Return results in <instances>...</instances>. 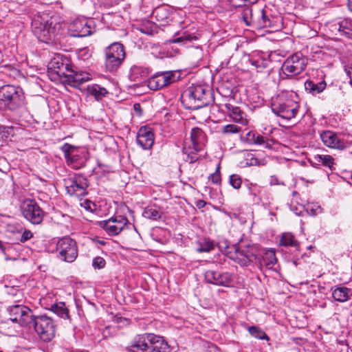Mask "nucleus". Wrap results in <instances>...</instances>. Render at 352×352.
Masks as SVG:
<instances>
[{"instance_id":"nucleus-1","label":"nucleus","mask_w":352,"mask_h":352,"mask_svg":"<svg viewBox=\"0 0 352 352\" xmlns=\"http://www.w3.org/2000/svg\"><path fill=\"white\" fill-rule=\"evenodd\" d=\"M32 30L39 41L51 43L58 39L61 24L45 12H38L32 21Z\"/></svg>"},{"instance_id":"nucleus-2","label":"nucleus","mask_w":352,"mask_h":352,"mask_svg":"<svg viewBox=\"0 0 352 352\" xmlns=\"http://www.w3.org/2000/svg\"><path fill=\"white\" fill-rule=\"evenodd\" d=\"M167 349L164 338L153 333L138 335L126 346L129 352H166Z\"/></svg>"},{"instance_id":"nucleus-3","label":"nucleus","mask_w":352,"mask_h":352,"mask_svg":"<svg viewBox=\"0 0 352 352\" xmlns=\"http://www.w3.org/2000/svg\"><path fill=\"white\" fill-rule=\"evenodd\" d=\"M206 137L204 132L199 128L191 129L190 138L184 140L182 152L186 155V160L193 163L199 159L198 153L206 146Z\"/></svg>"},{"instance_id":"nucleus-4","label":"nucleus","mask_w":352,"mask_h":352,"mask_svg":"<svg viewBox=\"0 0 352 352\" xmlns=\"http://www.w3.org/2000/svg\"><path fill=\"white\" fill-rule=\"evenodd\" d=\"M182 98L188 105L187 109H198L209 104L211 101V92L200 85L191 87L184 91Z\"/></svg>"},{"instance_id":"nucleus-5","label":"nucleus","mask_w":352,"mask_h":352,"mask_svg":"<svg viewBox=\"0 0 352 352\" xmlns=\"http://www.w3.org/2000/svg\"><path fill=\"white\" fill-rule=\"evenodd\" d=\"M23 92L21 87L6 85L0 87V102L12 111H16L23 104Z\"/></svg>"},{"instance_id":"nucleus-6","label":"nucleus","mask_w":352,"mask_h":352,"mask_svg":"<svg viewBox=\"0 0 352 352\" xmlns=\"http://www.w3.org/2000/svg\"><path fill=\"white\" fill-rule=\"evenodd\" d=\"M307 66L306 58L300 52H296L289 56L280 67L282 78L292 77L300 74Z\"/></svg>"},{"instance_id":"nucleus-7","label":"nucleus","mask_w":352,"mask_h":352,"mask_svg":"<svg viewBox=\"0 0 352 352\" xmlns=\"http://www.w3.org/2000/svg\"><path fill=\"white\" fill-rule=\"evenodd\" d=\"M125 58L124 47L119 43H113L105 50V67L109 72L116 70Z\"/></svg>"},{"instance_id":"nucleus-8","label":"nucleus","mask_w":352,"mask_h":352,"mask_svg":"<svg viewBox=\"0 0 352 352\" xmlns=\"http://www.w3.org/2000/svg\"><path fill=\"white\" fill-rule=\"evenodd\" d=\"M33 327L41 340L49 342L55 336V326L52 320L46 316L35 317Z\"/></svg>"},{"instance_id":"nucleus-9","label":"nucleus","mask_w":352,"mask_h":352,"mask_svg":"<svg viewBox=\"0 0 352 352\" xmlns=\"http://www.w3.org/2000/svg\"><path fill=\"white\" fill-rule=\"evenodd\" d=\"M23 216L32 224H40L43 219L45 212L33 199H25L21 206Z\"/></svg>"},{"instance_id":"nucleus-10","label":"nucleus","mask_w":352,"mask_h":352,"mask_svg":"<svg viewBox=\"0 0 352 352\" xmlns=\"http://www.w3.org/2000/svg\"><path fill=\"white\" fill-rule=\"evenodd\" d=\"M272 111L282 118L289 120L295 118L298 111V104L294 100L285 98L278 102H274L272 107Z\"/></svg>"},{"instance_id":"nucleus-11","label":"nucleus","mask_w":352,"mask_h":352,"mask_svg":"<svg viewBox=\"0 0 352 352\" xmlns=\"http://www.w3.org/2000/svg\"><path fill=\"white\" fill-rule=\"evenodd\" d=\"M65 186L69 195L83 197L87 194V188L89 184L85 177L75 174L74 176L65 179Z\"/></svg>"},{"instance_id":"nucleus-12","label":"nucleus","mask_w":352,"mask_h":352,"mask_svg":"<svg viewBox=\"0 0 352 352\" xmlns=\"http://www.w3.org/2000/svg\"><path fill=\"white\" fill-rule=\"evenodd\" d=\"M56 250L63 261L73 262L78 256L76 243L69 237H63L58 240Z\"/></svg>"},{"instance_id":"nucleus-13","label":"nucleus","mask_w":352,"mask_h":352,"mask_svg":"<svg viewBox=\"0 0 352 352\" xmlns=\"http://www.w3.org/2000/svg\"><path fill=\"white\" fill-rule=\"evenodd\" d=\"M128 223V219L122 215L116 216L108 220L101 221L100 225L109 235L118 234Z\"/></svg>"},{"instance_id":"nucleus-14","label":"nucleus","mask_w":352,"mask_h":352,"mask_svg":"<svg viewBox=\"0 0 352 352\" xmlns=\"http://www.w3.org/2000/svg\"><path fill=\"white\" fill-rule=\"evenodd\" d=\"M175 80V75L173 72L157 73L148 81V87L152 90H158L168 86Z\"/></svg>"},{"instance_id":"nucleus-15","label":"nucleus","mask_w":352,"mask_h":352,"mask_svg":"<svg viewBox=\"0 0 352 352\" xmlns=\"http://www.w3.org/2000/svg\"><path fill=\"white\" fill-rule=\"evenodd\" d=\"M68 30L74 37H83L92 34V21L76 19L68 25Z\"/></svg>"},{"instance_id":"nucleus-16","label":"nucleus","mask_w":352,"mask_h":352,"mask_svg":"<svg viewBox=\"0 0 352 352\" xmlns=\"http://www.w3.org/2000/svg\"><path fill=\"white\" fill-rule=\"evenodd\" d=\"M205 279L208 283L229 286L233 281V276L231 273L223 272L220 273L215 270H208L204 274Z\"/></svg>"},{"instance_id":"nucleus-17","label":"nucleus","mask_w":352,"mask_h":352,"mask_svg":"<svg viewBox=\"0 0 352 352\" xmlns=\"http://www.w3.org/2000/svg\"><path fill=\"white\" fill-rule=\"evenodd\" d=\"M320 136L323 144L329 148L344 150L346 147V143L332 131H324Z\"/></svg>"},{"instance_id":"nucleus-18","label":"nucleus","mask_w":352,"mask_h":352,"mask_svg":"<svg viewBox=\"0 0 352 352\" xmlns=\"http://www.w3.org/2000/svg\"><path fill=\"white\" fill-rule=\"evenodd\" d=\"M229 257L241 266H248L252 262L254 256L248 247L234 248V252L229 253Z\"/></svg>"},{"instance_id":"nucleus-19","label":"nucleus","mask_w":352,"mask_h":352,"mask_svg":"<svg viewBox=\"0 0 352 352\" xmlns=\"http://www.w3.org/2000/svg\"><path fill=\"white\" fill-rule=\"evenodd\" d=\"M60 150L64 153L65 158L68 165H73L75 162H77L82 157L84 154V151L79 148L71 145L69 144H64Z\"/></svg>"},{"instance_id":"nucleus-20","label":"nucleus","mask_w":352,"mask_h":352,"mask_svg":"<svg viewBox=\"0 0 352 352\" xmlns=\"http://www.w3.org/2000/svg\"><path fill=\"white\" fill-rule=\"evenodd\" d=\"M137 142L144 149L151 148L154 142V135L149 127H141L137 135Z\"/></svg>"},{"instance_id":"nucleus-21","label":"nucleus","mask_w":352,"mask_h":352,"mask_svg":"<svg viewBox=\"0 0 352 352\" xmlns=\"http://www.w3.org/2000/svg\"><path fill=\"white\" fill-rule=\"evenodd\" d=\"M49 69L58 77H66V72H69L68 64L58 56L54 58L50 63Z\"/></svg>"},{"instance_id":"nucleus-22","label":"nucleus","mask_w":352,"mask_h":352,"mask_svg":"<svg viewBox=\"0 0 352 352\" xmlns=\"http://www.w3.org/2000/svg\"><path fill=\"white\" fill-rule=\"evenodd\" d=\"M69 74H67L65 78L73 87H78L91 79L90 74L85 72L69 71Z\"/></svg>"},{"instance_id":"nucleus-23","label":"nucleus","mask_w":352,"mask_h":352,"mask_svg":"<svg viewBox=\"0 0 352 352\" xmlns=\"http://www.w3.org/2000/svg\"><path fill=\"white\" fill-rule=\"evenodd\" d=\"M225 108L227 110L229 116L234 122L242 125H246L248 124V120L244 116V113L239 107L233 106L231 104H226Z\"/></svg>"},{"instance_id":"nucleus-24","label":"nucleus","mask_w":352,"mask_h":352,"mask_svg":"<svg viewBox=\"0 0 352 352\" xmlns=\"http://www.w3.org/2000/svg\"><path fill=\"white\" fill-rule=\"evenodd\" d=\"M352 296V290L349 288L342 286H337L332 288V297L340 302H345L349 300Z\"/></svg>"},{"instance_id":"nucleus-25","label":"nucleus","mask_w":352,"mask_h":352,"mask_svg":"<svg viewBox=\"0 0 352 352\" xmlns=\"http://www.w3.org/2000/svg\"><path fill=\"white\" fill-rule=\"evenodd\" d=\"M277 262L275 252L272 250L265 251L261 258L259 259L258 264L261 269L265 267L268 270L272 269Z\"/></svg>"},{"instance_id":"nucleus-26","label":"nucleus","mask_w":352,"mask_h":352,"mask_svg":"<svg viewBox=\"0 0 352 352\" xmlns=\"http://www.w3.org/2000/svg\"><path fill=\"white\" fill-rule=\"evenodd\" d=\"M24 311L29 313V308L23 305H14L8 308V312L10 314V319L13 322L18 323V319L21 318V315Z\"/></svg>"},{"instance_id":"nucleus-27","label":"nucleus","mask_w":352,"mask_h":352,"mask_svg":"<svg viewBox=\"0 0 352 352\" xmlns=\"http://www.w3.org/2000/svg\"><path fill=\"white\" fill-rule=\"evenodd\" d=\"M305 90L311 94L312 95H316L321 93L326 88V82L324 81L315 83L313 81H307L305 83Z\"/></svg>"},{"instance_id":"nucleus-28","label":"nucleus","mask_w":352,"mask_h":352,"mask_svg":"<svg viewBox=\"0 0 352 352\" xmlns=\"http://www.w3.org/2000/svg\"><path fill=\"white\" fill-rule=\"evenodd\" d=\"M314 160L318 165H322L331 170L333 168L334 159L329 155H315Z\"/></svg>"},{"instance_id":"nucleus-29","label":"nucleus","mask_w":352,"mask_h":352,"mask_svg":"<svg viewBox=\"0 0 352 352\" xmlns=\"http://www.w3.org/2000/svg\"><path fill=\"white\" fill-rule=\"evenodd\" d=\"M88 92L97 100H100L102 97L105 96L107 91L104 87H102L98 85H93L88 87Z\"/></svg>"},{"instance_id":"nucleus-30","label":"nucleus","mask_w":352,"mask_h":352,"mask_svg":"<svg viewBox=\"0 0 352 352\" xmlns=\"http://www.w3.org/2000/svg\"><path fill=\"white\" fill-rule=\"evenodd\" d=\"M52 311L60 318L70 319L69 311L63 302L52 305Z\"/></svg>"},{"instance_id":"nucleus-31","label":"nucleus","mask_w":352,"mask_h":352,"mask_svg":"<svg viewBox=\"0 0 352 352\" xmlns=\"http://www.w3.org/2000/svg\"><path fill=\"white\" fill-rule=\"evenodd\" d=\"M35 317L32 315L31 309H29V313L24 311L21 318L18 319V323L21 326L33 327Z\"/></svg>"},{"instance_id":"nucleus-32","label":"nucleus","mask_w":352,"mask_h":352,"mask_svg":"<svg viewBox=\"0 0 352 352\" xmlns=\"http://www.w3.org/2000/svg\"><path fill=\"white\" fill-rule=\"evenodd\" d=\"M15 132V128L10 126H0V142H6L12 137Z\"/></svg>"},{"instance_id":"nucleus-33","label":"nucleus","mask_w":352,"mask_h":352,"mask_svg":"<svg viewBox=\"0 0 352 352\" xmlns=\"http://www.w3.org/2000/svg\"><path fill=\"white\" fill-rule=\"evenodd\" d=\"M339 31L350 38L352 35V19H345L340 21Z\"/></svg>"},{"instance_id":"nucleus-34","label":"nucleus","mask_w":352,"mask_h":352,"mask_svg":"<svg viewBox=\"0 0 352 352\" xmlns=\"http://www.w3.org/2000/svg\"><path fill=\"white\" fill-rule=\"evenodd\" d=\"M248 332L250 334L259 340H269L270 338L267 335L258 327L252 326L248 328Z\"/></svg>"},{"instance_id":"nucleus-35","label":"nucleus","mask_w":352,"mask_h":352,"mask_svg":"<svg viewBox=\"0 0 352 352\" xmlns=\"http://www.w3.org/2000/svg\"><path fill=\"white\" fill-rule=\"evenodd\" d=\"M143 216L151 220H158L162 217V212L156 208H146L143 212Z\"/></svg>"},{"instance_id":"nucleus-36","label":"nucleus","mask_w":352,"mask_h":352,"mask_svg":"<svg viewBox=\"0 0 352 352\" xmlns=\"http://www.w3.org/2000/svg\"><path fill=\"white\" fill-rule=\"evenodd\" d=\"M297 244L296 241L294 239V236L291 233L283 234L280 240V245L288 247V246H296Z\"/></svg>"},{"instance_id":"nucleus-37","label":"nucleus","mask_w":352,"mask_h":352,"mask_svg":"<svg viewBox=\"0 0 352 352\" xmlns=\"http://www.w3.org/2000/svg\"><path fill=\"white\" fill-rule=\"evenodd\" d=\"M254 13L252 9L246 6L242 10V19L245 24L248 26H251V22L254 16Z\"/></svg>"},{"instance_id":"nucleus-38","label":"nucleus","mask_w":352,"mask_h":352,"mask_svg":"<svg viewBox=\"0 0 352 352\" xmlns=\"http://www.w3.org/2000/svg\"><path fill=\"white\" fill-rule=\"evenodd\" d=\"M250 62L251 64L258 69V71H261L268 65V60L261 57L252 58Z\"/></svg>"},{"instance_id":"nucleus-39","label":"nucleus","mask_w":352,"mask_h":352,"mask_svg":"<svg viewBox=\"0 0 352 352\" xmlns=\"http://www.w3.org/2000/svg\"><path fill=\"white\" fill-rule=\"evenodd\" d=\"M197 39V38L193 34L185 32L180 36L174 38L173 43H178L184 41H192Z\"/></svg>"},{"instance_id":"nucleus-40","label":"nucleus","mask_w":352,"mask_h":352,"mask_svg":"<svg viewBox=\"0 0 352 352\" xmlns=\"http://www.w3.org/2000/svg\"><path fill=\"white\" fill-rule=\"evenodd\" d=\"M256 1L257 0H230L231 5L235 8L245 7Z\"/></svg>"},{"instance_id":"nucleus-41","label":"nucleus","mask_w":352,"mask_h":352,"mask_svg":"<svg viewBox=\"0 0 352 352\" xmlns=\"http://www.w3.org/2000/svg\"><path fill=\"white\" fill-rule=\"evenodd\" d=\"M230 184L235 189L241 188L242 180L239 175L233 174L230 176Z\"/></svg>"},{"instance_id":"nucleus-42","label":"nucleus","mask_w":352,"mask_h":352,"mask_svg":"<svg viewBox=\"0 0 352 352\" xmlns=\"http://www.w3.org/2000/svg\"><path fill=\"white\" fill-rule=\"evenodd\" d=\"M241 128L235 124H230L224 126L222 132L225 134L237 133L240 131Z\"/></svg>"},{"instance_id":"nucleus-43","label":"nucleus","mask_w":352,"mask_h":352,"mask_svg":"<svg viewBox=\"0 0 352 352\" xmlns=\"http://www.w3.org/2000/svg\"><path fill=\"white\" fill-rule=\"evenodd\" d=\"M154 14H155V16L157 17L158 21H164V19L167 18L168 13L166 12L165 8L164 7H159L157 8L155 11Z\"/></svg>"},{"instance_id":"nucleus-44","label":"nucleus","mask_w":352,"mask_h":352,"mask_svg":"<svg viewBox=\"0 0 352 352\" xmlns=\"http://www.w3.org/2000/svg\"><path fill=\"white\" fill-rule=\"evenodd\" d=\"M105 265L106 261L102 257L97 256L93 260L92 266L94 269H102Z\"/></svg>"},{"instance_id":"nucleus-45","label":"nucleus","mask_w":352,"mask_h":352,"mask_svg":"<svg viewBox=\"0 0 352 352\" xmlns=\"http://www.w3.org/2000/svg\"><path fill=\"white\" fill-rule=\"evenodd\" d=\"M267 138H264L263 135L256 133L253 144L261 146L262 145L267 148L269 147V144L267 143Z\"/></svg>"},{"instance_id":"nucleus-46","label":"nucleus","mask_w":352,"mask_h":352,"mask_svg":"<svg viewBox=\"0 0 352 352\" xmlns=\"http://www.w3.org/2000/svg\"><path fill=\"white\" fill-rule=\"evenodd\" d=\"M245 164L247 166H256L258 164V160L252 153H248L245 158Z\"/></svg>"},{"instance_id":"nucleus-47","label":"nucleus","mask_w":352,"mask_h":352,"mask_svg":"<svg viewBox=\"0 0 352 352\" xmlns=\"http://www.w3.org/2000/svg\"><path fill=\"white\" fill-rule=\"evenodd\" d=\"M261 21V14H258V10L254 12V16L251 22V25L254 26L256 28H260V25H263Z\"/></svg>"},{"instance_id":"nucleus-48","label":"nucleus","mask_w":352,"mask_h":352,"mask_svg":"<svg viewBox=\"0 0 352 352\" xmlns=\"http://www.w3.org/2000/svg\"><path fill=\"white\" fill-rule=\"evenodd\" d=\"M258 14H261V21L263 25H260V28H266L270 26V21L265 14L264 10H258Z\"/></svg>"},{"instance_id":"nucleus-49","label":"nucleus","mask_w":352,"mask_h":352,"mask_svg":"<svg viewBox=\"0 0 352 352\" xmlns=\"http://www.w3.org/2000/svg\"><path fill=\"white\" fill-rule=\"evenodd\" d=\"M219 169L220 166L219 165H218L215 172L211 174L209 177V179L212 181L213 184H219L221 182V175Z\"/></svg>"},{"instance_id":"nucleus-50","label":"nucleus","mask_w":352,"mask_h":352,"mask_svg":"<svg viewBox=\"0 0 352 352\" xmlns=\"http://www.w3.org/2000/svg\"><path fill=\"white\" fill-rule=\"evenodd\" d=\"M214 248V245L210 242H206L205 244L201 245L200 248L197 249L199 252H209Z\"/></svg>"},{"instance_id":"nucleus-51","label":"nucleus","mask_w":352,"mask_h":352,"mask_svg":"<svg viewBox=\"0 0 352 352\" xmlns=\"http://www.w3.org/2000/svg\"><path fill=\"white\" fill-rule=\"evenodd\" d=\"M32 236H33V234L31 232V231L25 229L22 233L21 237L20 239V242L24 243V242L27 241L28 240L30 239Z\"/></svg>"},{"instance_id":"nucleus-52","label":"nucleus","mask_w":352,"mask_h":352,"mask_svg":"<svg viewBox=\"0 0 352 352\" xmlns=\"http://www.w3.org/2000/svg\"><path fill=\"white\" fill-rule=\"evenodd\" d=\"M256 132L250 131L245 135V142L249 144H253Z\"/></svg>"},{"instance_id":"nucleus-53","label":"nucleus","mask_w":352,"mask_h":352,"mask_svg":"<svg viewBox=\"0 0 352 352\" xmlns=\"http://www.w3.org/2000/svg\"><path fill=\"white\" fill-rule=\"evenodd\" d=\"M322 212V208L320 207V206H317L316 208H311L310 209V214H312V215H316L318 214V213H321Z\"/></svg>"},{"instance_id":"nucleus-54","label":"nucleus","mask_w":352,"mask_h":352,"mask_svg":"<svg viewBox=\"0 0 352 352\" xmlns=\"http://www.w3.org/2000/svg\"><path fill=\"white\" fill-rule=\"evenodd\" d=\"M133 109L135 111H138V112H140L141 111V106L140 104L138 103H135L133 105Z\"/></svg>"},{"instance_id":"nucleus-55","label":"nucleus","mask_w":352,"mask_h":352,"mask_svg":"<svg viewBox=\"0 0 352 352\" xmlns=\"http://www.w3.org/2000/svg\"><path fill=\"white\" fill-rule=\"evenodd\" d=\"M6 245L3 242H2L1 241H0V250L3 252L5 253V250H6Z\"/></svg>"},{"instance_id":"nucleus-56","label":"nucleus","mask_w":352,"mask_h":352,"mask_svg":"<svg viewBox=\"0 0 352 352\" xmlns=\"http://www.w3.org/2000/svg\"><path fill=\"white\" fill-rule=\"evenodd\" d=\"M347 74L350 78V83L352 85V68H349V69L347 71Z\"/></svg>"},{"instance_id":"nucleus-57","label":"nucleus","mask_w":352,"mask_h":352,"mask_svg":"<svg viewBox=\"0 0 352 352\" xmlns=\"http://www.w3.org/2000/svg\"><path fill=\"white\" fill-rule=\"evenodd\" d=\"M349 9L352 12V0H348Z\"/></svg>"},{"instance_id":"nucleus-58","label":"nucleus","mask_w":352,"mask_h":352,"mask_svg":"<svg viewBox=\"0 0 352 352\" xmlns=\"http://www.w3.org/2000/svg\"><path fill=\"white\" fill-rule=\"evenodd\" d=\"M204 205H205V202H204V201H199V202L198 203L197 206H198V207H199V208H201V207L204 206Z\"/></svg>"}]
</instances>
